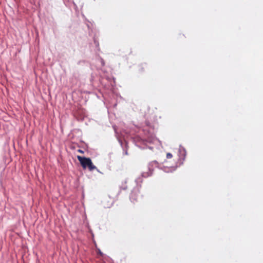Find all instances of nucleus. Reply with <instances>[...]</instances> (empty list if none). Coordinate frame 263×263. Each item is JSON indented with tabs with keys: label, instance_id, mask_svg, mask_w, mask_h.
Wrapping results in <instances>:
<instances>
[{
	"label": "nucleus",
	"instance_id": "f257e3e1",
	"mask_svg": "<svg viewBox=\"0 0 263 263\" xmlns=\"http://www.w3.org/2000/svg\"><path fill=\"white\" fill-rule=\"evenodd\" d=\"M77 158L83 169L87 168L89 171L97 169V167L92 163L90 158L80 156H78Z\"/></svg>",
	"mask_w": 263,
	"mask_h": 263
},
{
	"label": "nucleus",
	"instance_id": "f03ea898",
	"mask_svg": "<svg viewBox=\"0 0 263 263\" xmlns=\"http://www.w3.org/2000/svg\"><path fill=\"white\" fill-rule=\"evenodd\" d=\"M153 173V170L149 169V172L147 173H143L142 175L143 177H147L152 175Z\"/></svg>",
	"mask_w": 263,
	"mask_h": 263
},
{
	"label": "nucleus",
	"instance_id": "7ed1b4c3",
	"mask_svg": "<svg viewBox=\"0 0 263 263\" xmlns=\"http://www.w3.org/2000/svg\"><path fill=\"white\" fill-rule=\"evenodd\" d=\"M172 156H172V155L171 153H167V154H166V158H167V159H170V158H172Z\"/></svg>",
	"mask_w": 263,
	"mask_h": 263
},
{
	"label": "nucleus",
	"instance_id": "20e7f679",
	"mask_svg": "<svg viewBox=\"0 0 263 263\" xmlns=\"http://www.w3.org/2000/svg\"><path fill=\"white\" fill-rule=\"evenodd\" d=\"M78 152L81 153H84L83 151L82 150H81V149H79Z\"/></svg>",
	"mask_w": 263,
	"mask_h": 263
},
{
	"label": "nucleus",
	"instance_id": "39448f33",
	"mask_svg": "<svg viewBox=\"0 0 263 263\" xmlns=\"http://www.w3.org/2000/svg\"><path fill=\"white\" fill-rule=\"evenodd\" d=\"M112 205V203H111L110 204L106 206L107 208H109L110 206H111Z\"/></svg>",
	"mask_w": 263,
	"mask_h": 263
}]
</instances>
